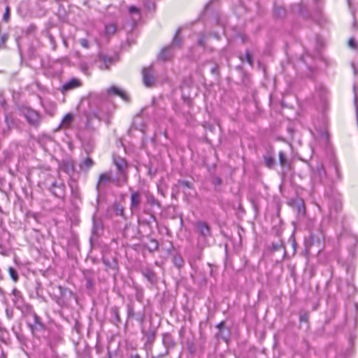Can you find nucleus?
Here are the masks:
<instances>
[{
	"mask_svg": "<svg viewBox=\"0 0 358 358\" xmlns=\"http://www.w3.org/2000/svg\"><path fill=\"white\" fill-rule=\"evenodd\" d=\"M7 36L6 34H3L0 38V44L1 45H3L6 43V41H7Z\"/></svg>",
	"mask_w": 358,
	"mask_h": 358,
	"instance_id": "49530a36",
	"label": "nucleus"
},
{
	"mask_svg": "<svg viewBox=\"0 0 358 358\" xmlns=\"http://www.w3.org/2000/svg\"><path fill=\"white\" fill-rule=\"evenodd\" d=\"M150 252L155 251L158 249L159 245L156 240L151 239L149 244L145 246Z\"/></svg>",
	"mask_w": 358,
	"mask_h": 358,
	"instance_id": "393cba45",
	"label": "nucleus"
},
{
	"mask_svg": "<svg viewBox=\"0 0 358 358\" xmlns=\"http://www.w3.org/2000/svg\"><path fill=\"white\" fill-rule=\"evenodd\" d=\"M50 191L55 196L59 199H64L65 196V185L62 182H54L51 187Z\"/></svg>",
	"mask_w": 358,
	"mask_h": 358,
	"instance_id": "39448f33",
	"label": "nucleus"
},
{
	"mask_svg": "<svg viewBox=\"0 0 358 358\" xmlns=\"http://www.w3.org/2000/svg\"><path fill=\"white\" fill-rule=\"evenodd\" d=\"M8 273H9V275H10L11 279L15 282H17L19 280V276H18V273H17V271L13 267H9Z\"/></svg>",
	"mask_w": 358,
	"mask_h": 358,
	"instance_id": "a878e982",
	"label": "nucleus"
},
{
	"mask_svg": "<svg viewBox=\"0 0 358 358\" xmlns=\"http://www.w3.org/2000/svg\"><path fill=\"white\" fill-rule=\"evenodd\" d=\"M326 173L322 165L317 164L315 169L313 171V177L315 180H318L321 181L324 177H325Z\"/></svg>",
	"mask_w": 358,
	"mask_h": 358,
	"instance_id": "ddd939ff",
	"label": "nucleus"
},
{
	"mask_svg": "<svg viewBox=\"0 0 358 358\" xmlns=\"http://www.w3.org/2000/svg\"><path fill=\"white\" fill-rule=\"evenodd\" d=\"M173 264L178 268H180L183 266V260L180 256H175L173 257Z\"/></svg>",
	"mask_w": 358,
	"mask_h": 358,
	"instance_id": "2f4dec72",
	"label": "nucleus"
},
{
	"mask_svg": "<svg viewBox=\"0 0 358 358\" xmlns=\"http://www.w3.org/2000/svg\"><path fill=\"white\" fill-rule=\"evenodd\" d=\"M299 320L301 322H307L308 321V314L307 313H301Z\"/></svg>",
	"mask_w": 358,
	"mask_h": 358,
	"instance_id": "58836bf2",
	"label": "nucleus"
},
{
	"mask_svg": "<svg viewBox=\"0 0 358 358\" xmlns=\"http://www.w3.org/2000/svg\"><path fill=\"white\" fill-rule=\"evenodd\" d=\"M119 213H120L122 215L123 213V210L121 209L120 211H119Z\"/></svg>",
	"mask_w": 358,
	"mask_h": 358,
	"instance_id": "e2e57ef3",
	"label": "nucleus"
},
{
	"mask_svg": "<svg viewBox=\"0 0 358 358\" xmlns=\"http://www.w3.org/2000/svg\"><path fill=\"white\" fill-rule=\"evenodd\" d=\"M134 318H135L139 322L141 327H143V323L145 320L144 313H137Z\"/></svg>",
	"mask_w": 358,
	"mask_h": 358,
	"instance_id": "7c9ffc66",
	"label": "nucleus"
},
{
	"mask_svg": "<svg viewBox=\"0 0 358 358\" xmlns=\"http://www.w3.org/2000/svg\"><path fill=\"white\" fill-rule=\"evenodd\" d=\"M163 343L166 348H173L175 346V341L169 334L163 335Z\"/></svg>",
	"mask_w": 358,
	"mask_h": 358,
	"instance_id": "aec40b11",
	"label": "nucleus"
},
{
	"mask_svg": "<svg viewBox=\"0 0 358 358\" xmlns=\"http://www.w3.org/2000/svg\"><path fill=\"white\" fill-rule=\"evenodd\" d=\"M216 70H217L216 67H213V68H212V69H211V72H212L213 73H216Z\"/></svg>",
	"mask_w": 358,
	"mask_h": 358,
	"instance_id": "6e6d98bb",
	"label": "nucleus"
},
{
	"mask_svg": "<svg viewBox=\"0 0 358 358\" xmlns=\"http://www.w3.org/2000/svg\"><path fill=\"white\" fill-rule=\"evenodd\" d=\"M50 40L52 43H54V39H53V37L52 36H50Z\"/></svg>",
	"mask_w": 358,
	"mask_h": 358,
	"instance_id": "052dcab7",
	"label": "nucleus"
},
{
	"mask_svg": "<svg viewBox=\"0 0 358 358\" xmlns=\"http://www.w3.org/2000/svg\"><path fill=\"white\" fill-rule=\"evenodd\" d=\"M196 231L203 238L210 236V229L208 224L203 221H199L195 224Z\"/></svg>",
	"mask_w": 358,
	"mask_h": 358,
	"instance_id": "0eeeda50",
	"label": "nucleus"
},
{
	"mask_svg": "<svg viewBox=\"0 0 358 358\" xmlns=\"http://www.w3.org/2000/svg\"><path fill=\"white\" fill-rule=\"evenodd\" d=\"M129 10L130 13H138V9L135 6H130Z\"/></svg>",
	"mask_w": 358,
	"mask_h": 358,
	"instance_id": "09e8293b",
	"label": "nucleus"
},
{
	"mask_svg": "<svg viewBox=\"0 0 358 358\" xmlns=\"http://www.w3.org/2000/svg\"><path fill=\"white\" fill-rule=\"evenodd\" d=\"M141 333L146 338L145 344H152L155 338V331L150 330L148 331H145L144 327H141Z\"/></svg>",
	"mask_w": 358,
	"mask_h": 358,
	"instance_id": "2eb2a0df",
	"label": "nucleus"
},
{
	"mask_svg": "<svg viewBox=\"0 0 358 358\" xmlns=\"http://www.w3.org/2000/svg\"><path fill=\"white\" fill-rule=\"evenodd\" d=\"M113 163L116 166L118 173L122 176L124 182L126 183L127 180L125 173L127 168V162L120 157H115L113 158Z\"/></svg>",
	"mask_w": 358,
	"mask_h": 358,
	"instance_id": "7ed1b4c3",
	"label": "nucleus"
},
{
	"mask_svg": "<svg viewBox=\"0 0 358 358\" xmlns=\"http://www.w3.org/2000/svg\"><path fill=\"white\" fill-rule=\"evenodd\" d=\"M282 247L281 243H273L272 249L273 251L279 250Z\"/></svg>",
	"mask_w": 358,
	"mask_h": 358,
	"instance_id": "c03bdc74",
	"label": "nucleus"
},
{
	"mask_svg": "<svg viewBox=\"0 0 358 358\" xmlns=\"http://www.w3.org/2000/svg\"><path fill=\"white\" fill-rule=\"evenodd\" d=\"M172 56L173 52L171 51V46L163 48L159 54V58L163 61H166L171 59Z\"/></svg>",
	"mask_w": 358,
	"mask_h": 358,
	"instance_id": "4468645a",
	"label": "nucleus"
},
{
	"mask_svg": "<svg viewBox=\"0 0 358 358\" xmlns=\"http://www.w3.org/2000/svg\"><path fill=\"white\" fill-rule=\"evenodd\" d=\"M224 322H220L217 324V328L219 329V332L217 334V336L223 339L224 341H227L229 337V332L227 331L226 334H224Z\"/></svg>",
	"mask_w": 358,
	"mask_h": 358,
	"instance_id": "412c9836",
	"label": "nucleus"
},
{
	"mask_svg": "<svg viewBox=\"0 0 358 358\" xmlns=\"http://www.w3.org/2000/svg\"><path fill=\"white\" fill-rule=\"evenodd\" d=\"M141 201V194L138 192H131L130 208L132 211L138 209Z\"/></svg>",
	"mask_w": 358,
	"mask_h": 358,
	"instance_id": "9d476101",
	"label": "nucleus"
},
{
	"mask_svg": "<svg viewBox=\"0 0 358 358\" xmlns=\"http://www.w3.org/2000/svg\"><path fill=\"white\" fill-rule=\"evenodd\" d=\"M180 225L182 226L183 225V220H182V215H180Z\"/></svg>",
	"mask_w": 358,
	"mask_h": 358,
	"instance_id": "4d7b16f0",
	"label": "nucleus"
},
{
	"mask_svg": "<svg viewBox=\"0 0 358 358\" xmlns=\"http://www.w3.org/2000/svg\"><path fill=\"white\" fill-rule=\"evenodd\" d=\"M111 176L112 173L110 171L100 174L96 186L98 192L100 191L101 187H105L106 185L110 181Z\"/></svg>",
	"mask_w": 358,
	"mask_h": 358,
	"instance_id": "6e6552de",
	"label": "nucleus"
},
{
	"mask_svg": "<svg viewBox=\"0 0 358 358\" xmlns=\"http://www.w3.org/2000/svg\"><path fill=\"white\" fill-rule=\"evenodd\" d=\"M203 282L204 284L206 282V278H204V279L203 280Z\"/></svg>",
	"mask_w": 358,
	"mask_h": 358,
	"instance_id": "0e129e2a",
	"label": "nucleus"
},
{
	"mask_svg": "<svg viewBox=\"0 0 358 358\" xmlns=\"http://www.w3.org/2000/svg\"><path fill=\"white\" fill-rule=\"evenodd\" d=\"M221 183V180L220 179H217L216 180V184H220Z\"/></svg>",
	"mask_w": 358,
	"mask_h": 358,
	"instance_id": "bf43d9fd",
	"label": "nucleus"
},
{
	"mask_svg": "<svg viewBox=\"0 0 358 358\" xmlns=\"http://www.w3.org/2000/svg\"><path fill=\"white\" fill-rule=\"evenodd\" d=\"M313 1L315 3L316 7H319L320 3L322 2V0H313Z\"/></svg>",
	"mask_w": 358,
	"mask_h": 358,
	"instance_id": "603ef678",
	"label": "nucleus"
},
{
	"mask_svg": "<svg viewBox=\"0 0 358 358\" xmlns=\"http://www.w3.org/2000/svg\"><path fill=\"white\" fill-rule=\"evenodd\" d=\"M81 85V81L78 78H73L63 85L62 90L63 92H68L76 89Z\"/></svg>",
	"mask_w": 358,
	"mask_h": 358,
	"instance_id": "1a4fd4ad",
	"label": "nucleus"
},
{
	"mask_svg": "<svg viewBox=\"0 0 358 358\" xmlns=\"http://www.w3.org/2000/svg\"><path fill=\"white\" fill-rule=\"evenodd\" d=\"M143 83L146 87H151L154 82L152 66L143 68L142 71Z\"/></svg>",
	"mask_w": 358,
	"mask_h": 358,
	"instance_id": "423d86ee",
	"label": "nucleus"
},
{
	"mask_svg": "<svg viewBox=\"0 0 358 358\" xmlns=\"http://www.w3.org/2000/svg\"><path fill=\"white\" fill-rule=\"evenodd\" d=\"M131 358H141V357L138 354H136L131 356Z\"/></svg>",
	"mask_w": 358,
	"mask_h": 358,
	"instance_id": "5fc2aeb1",
	"label": "nucleus"
},
{
	"mask_svg": "<svg viewBox=\"0 0 358 358\" xmlns=\"http://www.w3.org/2000/svg\"><path fill=\"white\" fill-rule=\"evenodd\" d=\"M119 213H120L122 215L123 213V210L121 209L120 211H119Z\"/></svg>",
	"mask_w": 358,
	"mask_h": 358,
	"instance_id": "680f3d73",
	"label": "nucleus"
},
{
	"mask_svg": "<svg viewBox=\"0 0 358 358\" xmlns=\"http://www.w3.org/2000/svg\"><path fill=\"white\" fill-rule=\"evenodd\" d=\"M92 285L90 280H87V287H92Z\"/></svg>",
	"mask_w": 358,
	"mask_h": 358,
	"instance_id": "864d4df0",
	"label": "nucleus"
},
{
	"mask_svg": "<svg viewBox=\"0 0 358 358\" xmlns=\"http://www.w3.org/2000/svg\"><path fill=\"white\" fill-rule=\"evenodd\" d=\"M274 12H275V14L276 15L280 16V14H281V13H283V12H284V10H283V9H282V8H275Z\"/></svg>",
	"mask_w": 358,
	"mask_h": 358,
	"instance_id": "de8ad7c7",
	"label": "nucleus"
},
{
	"mask_svg": "<svg viewBox=\"0 0 358 358\" xmlns=\"http://www.w3.org/2000/svg\"><path fill=\"white\" fill-rule=\"evenodd\" d=\"M297 213L299 215L304 216L306 214V207L303 201L299 200L295 201Z\"/></svg>",
	"mask_w": 358,
	"mask_h": 358,
	"instance_id": "4be33fe9",
	"label": "nucleus"
},
{
	"mask_svg": "<svg viewBox=\"0 0 358 358\" xmlns=\"http://www.w3.org/2000/svg\"><path fill=\"white\" fill-rule=\"evenodd\" d=\"M348 45L352 48H356V41L353 38H351L348 41Z\"/></svg>",
	"mask_w": 358,
	"mask_h": 358,
	"instance_id": "a18cd8bd",
	"label": "nucleus"
},
{
	"mask_svg": "<svg viewBox=\"0 0 358 358\" xmlns=\"http://www.w3.org/2000/svg\"><path fill=\"white\" fill-rule=\"evenodd\" d=\"M264 161H265L266 166L268 168L271 169L275 164V160H274L273 157L271 156H265Z\"/></svg>",
	"mask_w": 358,
	"mask_h": 358,
	"instance_id": "c756f323",
	"label": "nucleus"
},
{
	"mask_svg": "<svg viewBox=\"0 0 358 358\" xmlns=\"http://www.w3.org/2000/svg\"><path fill=\"white\" fill-rule=\"evenodd\" d=\"M198 45L201 47L205 46V36L203 35H201L198 40Z\"/></svg>",
	"mask_w": 358,
	"mask_h": 358,
	"instance_id": "37998d69",
	"label": "nucleus"
},
{
	"mask_svg": "<svg viewBox=\"0 0 358 358\" xmlns=\"http://www.w3.org/2000/svg\"><path fill=\"white\" fill-rule=\"evenodd\" d=\"M73 120V115L70 113H67L64 115L62 120V124L64 127H68Z\"/></svg>",
	"mask_w": 358,
	"mask_h": 358,
	"instance_id": "cd10ccee",
	"label": "nucleus"
},
{
	"mask_svg": "<svg viewBox=\"0 0 358 358\" xmlns=\"http://www.w3.org/2000/svg\"><path fill=\"white\" fill-rule=\"evenodd\" d=\"M180 31V29H178V31H176V33L172 40L171 45L179 46L180 45L181 38L178 36Z\"/></svg>",
	"mask_w": 358,
	"mask_h": 358,
	"instance_id": "c85d7f7f",
	"label": "nucleus"
},
{
	"mask_svg": "<svg viewBox=\"0 0 358 358\" xmlns=\"http://www.w3.org/2000/svg\"><path fill=\"white\" fill-rule=\"evenodd\" d=\"M110 314L113 318V322L117 326L118 324L121 322L119 308L117 306H113L110 308Z\"/></svg>",
	"mask_w": 358,
	"mask_h": 358,
	"instance_id": "f3484780",
	"label": "nucleus"
},
{
	"mask_svg": "<svg viewBox=\"0 0 358 358\" xmlns=\"http://www.w3.org/2000/svg\"><path fill=\"white\" fill-rule=\"evenodd\" d=\"M99 59L103 63V65L100 66L101 69H108L113 63L112 58L104 55H100L99 56Z\"/></svg>",
	"mask_w": 358,
	"mask_h": 358,
	"instance_id": "dca6fc26",
	"label": "nucleus"
},
{
	"mask_svg": "<svg viewBox=\"0 0 358 358\" xmlns=\"http://www.w3.org/2000/svg\"><path fill=\"white\" fill-rule=\"evenodd\" d=\"M245 61L250 65V66H252L253 65V59H252V56L250 52V50H246L245 51Z\"/></svg>",
	"mask_w": 358,
	"mask_h": 358,
	"instance_id": "c9c22d12",
	"label": "nucleus"
},
{
	"mask_svg": "<svg viewBox=\"0 0 358 358\" xmlns=\"http://www.w3.org/2000/svg\"><path fill=\"white\" fill-rule=\"evenodd\" d=\"M93 160L90 157H87L81 162L80 168L81 169L88 170L91 166H93Z\"/></svg>",
	"mask_w": 358,
	"mask_h": 358,
	"instance_id": "5701e85b",
	"label": "nucleus"
},
{
	"mask_svg": "<svg viewBox=\"0 0 358 358\" xmlns=\"http://www.w3.org/2000/svg\"><path fill=\"white\" fill-rule=\"evenodd\" d=\"M147 202L151 206H159V201L155 199V198L152 195H148L147 196Z\"/></svg>",
	"mask_w": 358,
	"mask_h": 358,
	"instance_id": "473e14b6",
	"label": "nucleus"
},
{
	"mask_svg": "<svg viewBox=\"0 0 358 358\" xmlns=\"http://www.w3.org/2000/svg\"><path fill=\"white\" fill-rule=\"evenodd\" d=\"M316 142L322 148H327L329 143V134L326 129H321L318 131L317 135L315 137Z\"/></svg>",
	"mask_w": 358,
	"mask_h": 358,
	"instance_id": "20e7f679",
	"label": "nucleus"
},
{
	"mask_svg": "<svg viewBox=\"0 0 358 358\" xmlns=\"http://www.w3.org/2000/svg\"><path fill=\"white\" fill-rule=\"evenodd\" d=\"M80 70L85 73H87V71H88V65L87 63L85 62H81L80 64Z\"/></svg>",
	"mask_w": 358,
	"mask_h": 358,
	"instance_id": "a19ab883",
	"label": "nucleus"
},
{
	"mask_svg": "<svg viewBox=\"0 0 358 358\" xmlns=\"http://www.w3.org/2000/svg\"><path fill=\"white\" fill-rule=\"evenodd\" d=\"M59 289L60 291V294L62 296H63L64 294V293L66 292V289L62 287V286H59Z\"/></svg>",
	"mask_w": 358,
	"mask_h": 358,
	"instance_id": "3c124183",
	"label": "nucleus"
},
{
	"mask_svg": "<svg viewBox=\"0 0 358 358\" xmlns=\"http://www.w3.org/2000/svg\"><path fill=\"white\" fill-rule=\"evenodd\" d=\"M152 358H155V357H152Z\"/></svg>",
	"mask_w": 358,
	"mask_h": 358,
	"instance_id": "69168bd1",
	"label": "nucleus"
},
{
	"mask_svg": "<svg viewBox=\"0 0 358 358\" xmlns=\"http://www.w3.org/2000/svg\"><path fill=\"white\" fill-rule=\"evenodd\" d=\"M80 44L85 48H89V42L86 38H81L80 40Z\"/></svg>",
	"mask_w": 358,
	"mask_h": 358,
	"instance_id": "79ce46f5",
	"label": "nucleus"
},
{
	"mask_svg": "<svg viewBox=\"0 0 358 358\" xmlns=\"http://www.w3.org/2000/svg\"><path fill=\"white\" fill-rule=\"evenodd\" d=\"M80 358H90V357L87 355H83L80 357Z\"/></svg>",
	"mask_w": 358,
	"mask_h": 358,
	"instance_id": "13d9d810",
	"label": "nucleus"
},
{
	"mask_svg": "<svg viewBox=\"0 0 358 358\" xmlns=\"http://www.w3.org/2000/svg\"><path fill=\"white\" fill-rule=\"evenodd\" d=\"M256 358H266L265 355H264V351H261L259 352L257 355V357Z\"/></svg>",
	"mask_w": 358,
	"mask_h": 358,
	"instance_id": "8fccbe9b",
	"label": "nucleus"
},
{
	"mask_svg": "<svg viewBox=\"0 0 358 358\" xmlns=\"http://www.w3.org/2000/svg\"><path fill=\"white\" fill-rule=\"evenodd\" d=\"M279 161L281 166H285L287 164V159L285 157V154L283 151H280L279 152Z\"/></svg>",
	"mask_w": 358,
	"mask_h": 358,
	"instance_id": "f704fd0d",
	"label": "nucleus"
},
{
	"mask_svg": "<svg viewBox=\"0 0 358 358\" xmlns=\"http://www.w3.org/2000/svg\"><path fill=\"white\" fill-rule=\"evenodd\" d=\"M12 294L13 295V301L14 305L17 308H20L24 303V299L22 294L20 291H19L17 288H14L12 290Z\"/></svg>",
	"mask_w": 358,
	"mask_h": 358,
	"instance_id": "9b49d317",
	"label": "nucleus"
},
{
	"mask_svg": "<svg viewBox=\"0 0 358 358\" xmlns=\"http://www.w3.org/2000/svg\"><path fill=\"white\" fill-rule=\"evenodd\" d=\"M22 114L29 125L35 128L38 127L41 122V115L38 111L25 107L22 109Z\"/></svg>",
	"mask_w": 358,
	"mask_h": 358,
	"instance_id": "f257e3e1",
	"label": "nucleus"
},
{
	"mask_svg": "<svg viewBox=\"0 0 358 358\" xmlns=\"http://www.w3.org/2000/svg\"><path fill=\"white\" fill-rule=\"evenodd\" d=\"M115 31L116 26L114 24H108L105 26V33L108 36L115 34Z\"/></svg>",
	"mask_w": 358,
	"mask_h": 358,
	"instance_id": "b1692460",
	"label": "nucleus"
},
{
	"mask_svg": "<svg viewBox=\"0 0 358 358\" xmlns=\"http://www.w3.org/2000/svg\"><path fill=\"white\" fill-rule=\"evenodd\" d=\"M178 183H180L181 185H182L185 187L192 189V184L187 180H180L178 181Z\"/></svg>",
	"mask_w": 358,
	"mask_h": 358,
	"instance_id": "ea45409f",
	"label": "nucleus"
},
{
	"mask_svg": "<svg viewBox=\"0 0 358 358\" xmlns=\"http://www.w3.org/2000/svg\"><path fill=\"white\" fill-rule=\"evenodd\" d=\"M29 314L32 317L33 321L29 322L28 325L32 332V334L36 336L38 331L44 329V324L42 323L41 318L34 311L31 310Z\"/></svg>",
	"mask_w": 358,
	"mask_h": 358,
	"instance_id": "f03ea898",
	"label": "nucleus"
},
{
	"mask_svg": "<svg viewBox=\"0 0 358 358\" xmlns=\"http://www.w3.org/2000/svg\"><path fill=\"white\" fill-rule=\"evenodd\" d=\"M144 276L150 281H152L155 278V273L150 270H147L143 273Z\"/></svg>",
	"mask_w": 358,
	"mask_h": 358,
	"instance_id": "e433bc0d",
	"label": "nucleus"
},
{
	"mask_svg": "<svg viewBox=\"0 0 358 358\" xmlns=\"http://www.w3.org/2000/svg\"><path fill=\"white\" fill-rule=\"evenodd\" d=\"M15 334L17 341L21 343V345H27V341H28V339L27 338V337L21 333H18V332L15 331Z\"/></svg>",
	"mask_w": 358,
	"mask_h": 358,
	"instance_id": "bb28decb",
	"label": "nucleus"
},
{
	"mask_svg": "<svg viewBox=\"0 0 358 358\" xmlns=\"http://www.w3.org/2000/svg\"><path fill=\"white\" fill-rule=\"evenodd\" d=\"M10 19V8L8 6L6 7V10L3 16V20L5 22H8Z\"/></svg>",
	"mask_w": 358,
	"mask_h": 358,
	"instance_id": "4c0bfd02",
	"label": "nucleus"
},
{
	"mask_svg": "<svg viewBox=\"0 0 358 358\" xmlns=\"http://www.w3.org/2000/svg\"><path fill=\"white\" fill-rule=\"evenodd\" d=\"M136 313L134 312V308L131 305H127V317L134 318Z\"/></svg>",
	"mask_w": 358,
	"mask_h": 358,
	"instance_id": "72a5a7b5",
	"label": "nucleus"
},
{
	"mask_svg": "<svg viewBox=\"0 0 358 358\" xmlns=\"http://www.w3.org/2000/svg\"><path fill=\"white\" fill-rule=\"evenodd\" d=\"M107 92L108 94H113L120 96L123 100L126 101H129V97L127 94L124 91H122V90L119 89L115 86H111L110 88L108 89Z\"/></svg>",
	"mask_w": 358,
	"mask_h": 358,
	"instance_id": "f8f14e48",
	"label": "nucleus"
},
{
	"mask_svg": "<svg viewBox=\"0 0 358 358\" xmlns=\"http://www.w3.org/2000/svg\"><path fill=\"white\" fill-rule=\"evenodd\" d=\"M103 264L109 268L113 270H117L118 265L115 258L108 259L106 257H103Z\"/></svg>",
	"mask_w": 358,
	"mask_h": 358,
	"instance_id": "a211bd4d",
	"label": "nucleus"
},
{
	"mask_svg": "<svg viewBox=\"0 0 358 358\" xmlns=\"http://www.w3.org/2000/svg\"><path fill=\"white\" fill-rule=\"evenodd\" d=\"M102 231H103L102 223L99 221H96L95 219H93V227H92L93 235L98 236Z\"/></svg>",
	"mask_w": 358,
	"mask_h": 358,
	"instance_id": "6ab92c4d",
	"label": "nucleus"
}]
</instances>
